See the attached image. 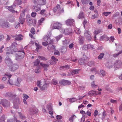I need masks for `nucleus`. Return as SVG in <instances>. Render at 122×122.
<instances>
[{"label": "nucleus", "mask_w": 122, "mask_h": 122, "mask_svg": "<svg viewBox=\"0 0 122 122\" xmlns=\"http://www.w3.org/2000/svg\"><path fill=\"white\" fill-rule=\"evenodd\" d=\"M40 63L39 60L37 59L33 62L34 66H38Z\"/></svg>", "instance_id": "nucleus-23"}, {"label": "nucleus", "mask_w": 122, "mask_h": 122, "mask_svg": "<svg viewBox=\"0 0 122 122\" xmlns=\"http://www.w3.org/2000/svg\"><path fill=\"white\" fill-rule=\"evenodd\" d=\"M51 103L48 104L46 106V108L48 110H53V109L51 106Z\"/></svg>", "instance_id": "nucleus-26"}, {"label": "nucleus", "mask_w": 122, "mask_h": 122, "mask_svg": "<svg viewBox=\"0 0 122 122\" xmlns=\"http://www.w3.org/2000/svg\"><path fill=\"white\" fill-rule=\"evenodd\" d=\"M30 32L31 33L33 34H34L35 33V30L34 28H31L30 30Z\"/></svg>", "instance_id": "nucleus-56"}, {"label": "nucleus", "mask_w": 122, "mask_h": 122, "mask_svg": "<svg viewBox=\"0 0 122 122\" xmlns=\"http://www.w3.org/2000/svg\"><path fill=\"white\" fill-rule=\"evenodd\" d=\"M51 59L52 60H50L49 61L50 64L51 65L55 64L56 63V61H58V59L54 56L52 57Z\"/></svg>", "instance_id": "nucleus-15"}, {"label": "nucleus", "mask_w": 122, "mask_h": 122, "mask_svg": "<svg viewBox=\"0 0 122 122\" xmlns=\"http://www.w3.org/2000/svg\"><path fill=\"white\" fill-rule=\"evenodd\" d=\"M70 30V29H65V32L64 33V34L66 35H69L71 33V32Z\"/></svg>", "instance_id": "nucleus-28"}, {"label": "nucleus", "mask_w": 122, "mask_h": 122, "mask_svg": "<svg viewBox=\"0 0 122 122\" xmlns=\"http://www.w3.org/2000/svg\"><path fill=\"white\" fill-rule=\"evenodd\" d=\"M111 13V12H105L103 13V15L105 16H107L110 14Z\"/></svg>", "instance_id": "nucleus-54"}, {"label": "nucleus", "mask_w": 122, "mask_h": 122, "mask_svg": "<svg viewBox=\"0 0 122 122\" xmlns=\"http://www.w3.org/2000/svg\"><path fill=\"white\" fill-rule=\"evenodd\" d=\"M52 82L54 85H56L58 84V81L56 79H53Z\"/></svg>", "instance_id": "nucleus-35"}, {"label": "nucleus", "mask_w": 122, "mask_h": 122, "mask_svg": "<svg viewBox=\"0 0 122 122\" xmlns=\"http://www.w3.org/2000/svg\"><path fill=\"white\" fill-rule=\"evenodd\" d=\"M61 8L60 5L57 4L55 7H54L53 9V11L55 12H57L59 15L61 14Z\"/></svg>", "instance_id": "nucleus-5"}, {"label": "nucleus", "mask_w": 122, "mask_h": 122, "mask_svg": "<svg viewBox=\"0 0 122 122\" xmlns=\"http://www.w3.org/2000/svg\"><path fill=\"white\" fill-rule=\"evenodd\" d=\"M25 52L24 51H18L15 55V59L19 61L23 58L24 57Z\"/></svg>", "instance_id": "nucleus-3"}, {"label": "nucleus", "mask_w": 122, "mask_h": 122, "mask_svg": "<svg viewBox=\"0 0 122 122\" xmlns=\"http://www.w3.org/2000/svg\"><path fill=\"white\" fill-rule=\"evenodd\" d=\"M94 63L93 61H90L88 62V65L89 66H91L94 64Z\"/></svg>", "instance_id": "nucleus-58"}, {"label": "nucleus", "mask_w": 122, "mask_h": 122, "mask_svg": "<svg viewBox=\"0 0 122 122\" xmlns=\"http://www.w3.org/2000/svg\"><path fill=\"white\" fill-rule=\"evenodd\" d=\"M34 3H36L37 4L41 6L42 5H45L46 3V0H37L36 1L35 0Z\"/></svg>", "instance_id": "nucleus-11"}, {"label": "nucleus", "mask_w": 122, "mask_h": 122, "mask_svg": "<svg viewBox=\"0 0 122 122\" xmlns=\"http://www.w3.org/2000/svg\"><path fill=\"white\" fill-rule=\"evenodd\" d=\"M39 59L41 60L46 61L47 60V59L45 58V57L42 56H39L38 57Z\"/></svg>", "instance_id": "nucleus-30"}, {"label": "nucleus", "mask_w": 122, "mask_h": 122, "mask_svg": "<svg viewBox=\"0 0 122 122\" xmlns=\"http://www.w3.org/2000/svg\"><path fill=\"white\" fill-rule=\"evenodd\" d=\"M22 3V1L21 0H16L14 2L15 5H20Z\"/></svg>", "instance_id": "nucleus-25"}, {"label": "nucleus", "mask_w": 122, "mask_h": 122, "mask_svg": "<svg viewBox=\"0 0 122 122\" xmlns=\"http://www.w3.org/2000/svg\"><path fill=\"white\" fill-rule=\"evenodd\" d=\"M80 70V69L73 70L71 71V74L72 75H74L75 74H77Z\"/></svg>", "instance_id": "nucleus-22"}, {"label": "nucleus", "mask_w": 122, "mask_h": 122, "mask_svg": "<svg viewBox=\"0 0 122 122\" xmlns=\"http://www.w3.org/2000/svg\"><path fill=\"white\" fill-rule=\"evenodd\" d=\"M104 54L103 53H101L100 55L98 57V58L99 59H102L103 56H104Z\"/></svg>", "instance_id": "nucleus-46"}, {"label": "nucleus", "mask_w": 122, "mask_h": 122, "mask_svg": "<svg viewBox=\"0 0 122 122\" xmlns=\"http://www.w3.org/2000/svg\"><path fill=\"white\" fill-rule=\"evenodd\" d=\"M98 17V15L97 14H95L92 15V19H94L95 18H97Z\"/></svg>", "instance_id": "nucleus-50"}, {"label": "nucleus", "mask_w": 122, "mask_h": 122, "mask_svg": "<svg viewBox=\"0 0 122 122\" xmlns=\"http://www.w3.org/2000/svg\"><path fill=\"white\" fill-rule=\"evenodd\" d=\"M61 68L65 70L69 69L70 68V67L68 65H66L65 66H62L61 67Z\"/></svg>", "instance_id": "nucleus-36"}, {"label": "nucleus", "mask_w": 122, "mask_h": 122, "mask_svg": "<svg viewBox=\"0 0 122 122\" xmlns=\"http://www.w3.org/2000/svg\"><path fill=\"white\" fill-rule=\"evenodd\" d=\"M45 20L44 18H42L41 19L39 20L38 21V23L39 25H40L42 23L43 21Z\"/></svg>", "instance_id": "nucleus-34"}, {"label": "nucleus", "mask_w": 122, "mask_h": 122, "mask_svg": "<svg viewBox=\"0 0 122 122\" xmlns=\"http://www.w3.org/2000/svg\"><path fill=\"white\" fill-rule=\"evenodd\" d=\"M84 36L89 41H91L92 38L90 34V32L87 30H86L84 33Z\"/></svg>", "instance_id": "nucleus-12"}, {"label": "nucleus", "mask_w": 122, "mask_h": 122, "mask_svg": "<svg viewBox=\"0 0 122 122\" xmlns=\"http://www.w3.org/2000/svg\"><path fill=\"white\" fill-rule=\"evenodd\" d=\"M5 61L7 65L9 66L13 64L12 61L9 57H6L5 59Z\"/></svg>", "instance_id": "nucleus-13"}, {"label": "nucleus", "mask_w": 122, "mask_h": 122, "mask_svg": "<svg viewBox=\"0 0 122 122\" xmlns=\"http://www.w3.org/2000/svg\"><path fill=\"white\" fill-rule=\"evenodd\" d=\"M66 24L67 25L71 26L74 25L75 21L74 20L69 19L66 21Z\"/></svg>", "instance_id": "nucleus-8"}, {"label": "nucleus", "mask_w": 122, "mask_h": 122, "mask_svg": "<svg viewBox=\"0 0 122 122\" xmlns=\"http://www.w3.org/2000/svg\"><path fill=\"white\" fill-rule=\"evenodd\" d=\"M59 29L61 33L64 34V33L65 32V29L61 28V27H60V28Z\"/></svg>", "instance_id": "nucleus-53"}, {"label": "nucleus", "mask_w": 122, "mask_h": 122, "mask_svg": "<svg viewBox=\"0 0 122 122\" xmlns=\"http://www.w3.org/2000/svg\"><path fill=\"white\" fill-rule=\"evenodd\" d=\"M62 35H60L56 37V39L57 41H58L62 37Z\"/></svg>", "instance_id": "nucleus-52"}, {"label": "nucleus", "mask_w": 122, "mask_h": 122, "mask_svg": "<svg viewBox=\"0 0 122 122\" xmlns=\"http://www.w3.org/2000/svg\"><path fill=\"white\" fill-rule=\"evenodd\" d=\"M37 85L41 90L43 91L47 88L48 84L44 82H42L41 81H37Z\"/></svg>", "instance_id": "nucleus-2"}, {"label": "nucleus", "mask_w": 122, "mask_h": 122, "mask_svg": "<svg viewBox=\"0 0 122 122\" xmlns=\"http://www.w3.org/2000/svg\"><path fill=\"white\" fill-rule=\"evenodd\" d=\"M35 72L37 73H39L40 72V68L39 66L37 67L35 70Z\"/></svg>", "instance_id": "nucleus-38"}, {"label": "nucleus", "mask_w": 122, "mask_h": 122, "mask_svg": "<svg viewBox=\"0 0 122 122\" xmlns=\"http://www.w3.org/2000/svg\"><path fill=\"white\" fill-rule=\"evenodd\" d=\"M98 112L97 110H95L94 112V116H96L98 114Z\"/></svg>", "instance_id": "nucleus-63"}, {"label": "nucleus", "mask_w": 122, "mask_h": 122, "mask_svg": "<svg viewBox=\"0 0 122 122\" xmlns=\"http://www.w3.org/2000/svg\"><path fill=\"white\" fill-rule=\"evenodd\" d=\"M17 43L14 42L13 43L10 47H8L7 49L9 50V51L7 52L6 54H12L13 52H15L18 51V50L17 48Z\"/></svg>", "instance_id": "nucleus-1"}, {"label": "nucleus", "mask_w": 122, "mask_h": 122, "mask_svg": "<svg viewBox=\"0 0 122 122\" xmlns=\"http://www.w3.org/2000/svg\"><path fill=\"white\" fill-rule=\"evenodd\" d=\"M2 105L4 107H7L10 106V102L7 100L5 99L1 100Z\"/></svg>", "instance_id": "nucleus-6"}, {"label": "nucleus", "mask_w": 122, "mask_h": 122, "mask_svg": "<svg viewBox=\"0 0 122 122\" xmlns=\"http://www.w3.org/2000/svg\"><path fill=\"white\" fill-rule=\"evenodd\" d=\"M102 119L105 118V116L106 115V113L105 111H104L102 113Z\"/></svg>", "instance_id": "nucleus-57"}, {"label": "nucleus", "mask_w": 122, "mask_h": 122, "mask_svg": "<svg viewBox=\"0 0 122 122\" xmlns=\"http://www.w3.org/2000/svg\"><path fill=\"white\" fill-rule=\"evenodd\" d=\"M7 84H9L11 85H12L13 84V81L11 79H9L8 81L7 82Z\"/></svg>", "instance_id": "nucleus-39"}, {"label": "nucleus", "mask_w": 122, "mask_h": 122, "mask_svg": "<svg viewBox=\"0 0 122 122\" xmlns=\"http://www.w3.org/2000/svg\"><path fill=\"white\" fill-rule=\"evenodd\" d=\"M23 97L24 99H27L29 97L26 94H23Z\"/></svg>", "instance_id": "nucleus-51"}, {"label": "nucleus", "mask_w": 122, "mask_h": 122, "mask_svg": "<svg viewBox=\"0 0 122 122\" xmlns=\"http://www.w3.org/2000/svg\"><path fill=\"white\" fill-rule=\"evenodd\" d=\"M61 26V24L60 23L56 22L54 23L53 28L54 29H59Z\"/></svg>", "instance_id": "nucleus-14"}, {"label": "nucleus", "mask_w": 122, "mask_h": 122, "mask_svg": "<svg viewBox=\"0 0 122 122\" xmlns=\"http://www.w3.org/2000/svg\"><path fill=\"white\" fill-rule=\"evenodd\" d=\"M96 92L94 90H92L90 91L88 93V95H93L94 94H96Z\"/></svg>", "instance_id": "nucleus-32"}, {"label": "nucleus", "mask_w": 122, "mask_h": 122, "mask_svg": "<svg viewBox=\"0 0 122 122\" xmlns=\"http://www.w3.org/2000/svg\"><path fill=\"white\" fill-rule=\"evenodd\" d=\"M78 18L79 19L82 18H84L83 12H80L78 16Z\"/></svg>", "instance_id": "nucleus-33"}, {"label": "nucleus", "mask_w": 122, "mask_h": 122, "mask_svg": "<svg viewBox=\"0 0 122 122\" xmlns=\"http://www.w3.org/2000/svg\"><path fill=\"white\" fill-rule=\"evenodd\" d=\"M15 120L14 119H8L7 120V122H15Z\"/></svg>", "instance_id": "nucleus-64"}, {"label": "nucleus", "mask_w": 122, "mask_h": 122, "mask_svg": "<svg viewBox=\"0 0 122 122\" xmlns=\"http://www.w3.org/2000/svg\"><path fill=\"white\" fill-rule=\"evenodd\" d=\"M26 19L27 22L30 24L32 22V20L30 17H27Z\"/></svg>", "instance_id": "nucleus-37"}, {"label": "nucleus", "mask_w": 122, "mask_h": 122, "mask_svg": "<svg viewBox=\"0 0 122 122\" xmlns=\"http://www.w3.org/2000/svg\"><path fill=\"white\" fill-rule=\"evenodd\" d=\"M0 26L3 28H8L10 25L8 22L4 21H0Z\"/></svg>", "instance_id": "nucleus-4"}, {"label": "nucleus", "mask_w": 122, "mask_h": 122, "mask_svg": "<svg viewBox=\"0 0 122 122\" xmlns=\"http://www.w3.org/2000/svg\"><path fill=\"white\" fill-rule=\"evenodd\" d=\"M54 54L55 55H60V52L58 50H55V52Z\"/></svg>", "instance_id": "nucleus-59"}, {"label": "nucleus", "mask_w": 122, "mask_h": 122, "mask_svg": "<svg viewBox=\"0 0 122 122\" xmlns=\"http://www.w3.org/2000/svg\"><path fill=\"white\" fill-rule=\"evenodd\" d=\"M75 117V118L76 117V116L75 115H72L69 118V121H70V122H73V121L74 120V118Z\"/></svg>", "instance_id": "nucleus-31"}, {"label": "nucleus", "mask_w": 122, "mask_h": 122, "mask_svg": "<svg viewBox=\"0 0 122 122\" xmlns=\"http://www.w3.org/2000/svg\"><path fill=\"white\" fill-rule=\"evenodd\" d=\"M56 118L57 119H61L62 118V117L61 115H58L56 117Z\"/></svg>", "instance_id": "nucleus-62"}, {"label": "nucleus", "mask_w": 122, "mask_h": 122, "mask_svg": "<svg viewBox=\"0 0 122 122\" xmlns=\"http://www.w3.org/2000/svg\"><path fill=\"white\" fill-rule=\"evenodd\" d=\"M15 6H16V5H15V6H14V5H12L10 6H8V9L9 11L12 12L13 13L16 12V11L14 10L15 9Z\"/></svg>", "instance_id": "nucleus-17"}, {"label": "nucleus", "mask_w": 122, "mask_h": 122, "mask_svg": "<svg viewBox=\"0 0 122 122\" xmlns=\"http://www.w3.org/2000/svg\"><path fill=\"white\" fill-rule=\"evenodd\" d=\"M10 70L12 71H14L17 70L18 68V66L16 64H12L10 66Z\"/></svg>", "instance_id": "nucleus-10"}, {"label": "nucleus", "mask_w": 122, "mask_h": 122, "mask_svg": "<svg viewBox=\"0 0 122 122\" xmlns=\"http://www.w3.org/2000/svg\"><path fill=\"white\" fill-rule=\"evenodd\" d=\"M91 86L92 87L95 88L97 86V85L95 84V81L92 82L91 83Z\"/></svg>", "instance_id": "nucleus-49"}, {"label": "nucleus", "mask_w": 122, "mask_h": 122, "mask_svg": "<svg viewBox=\"0 0 122 122\" xmlns=\"http://www.w3.org/2000/svg\"><path fill=\"white\" fill-rule=\"evenodd\" d=\"M122 53V51H120L118 53H117L114 54L113 55V56L114 57H116L117 56L119 55L121 53Z\"/></svg>", "instance_id": "nucleus-60"}, {"label": "nucleus", "mask_w": 122, "mask_h": 122, "mask_svg": "<svg viewBox=\"0 0 122 122\" xmlns=\"http://www.w3.org/2000/svg\"><path fill=\"white\" fill-rule=\"evenodd\" d=\"M41 6L37 4L36 6H33V11L35 12H37L41 10Z\"/></svg>", "instance_id": "nucleus-18"}, {"label": "nucleus", "mask_w": 122, "mask_h": 122, "mask_svg": "<svg viewBox=\"0 0 122 122\" xmlns=\"http://www.w3.org/2000/svg\"><path fill=\"white\" fill-rule=\"evenodd\" d=\"M107 73L103 70H100V74L102 76H105L106 75Z\"/></svg>", "instance_id": "nucleus-24"}, {"label": "nucleus", "mask_w": 122, "mask_h": 122, "mask_svg": "<svg viewBox=\"0 0 122 122\" xmlns=\"http://www.w3.org/2000/svg\"><path fill=\"white\" fill-rule=\"evenodd\" d=\"M78 40L80 44L82 45L84 43V38L83 37L80 36L78 37Z\"/></svg>", "instance_id": "nucleus-20"}, {"label": "nucleus", "mask_w": 122, "mask_h": 122, "mask_svg": "<svg viewBox=\"0 0 122 122\" xmlns=\"http://www.w3.org/2000/svg\"><path fill=\"white\" fill-rule=\"evenodd\" d=\"M19 116L21 119H24L25 118V116H23L21 113L20 112H18Z\"/></svg>", "instance_id": "nucleus-45"}, {"label": "nucleus", "mask_w": 122, "mask_h": 122, "mask_svg": "<svg viewBox=\"0 0 122 122\" xmlns=\"http://www.w3.org/2000/svg\"><path fill=\"white\" fill-rule=\"evenodd\" d=\"M82 49L84 50H86L88 49V45H85L82 47Z\"/></svg>", "instance_id": "nucleus-48"}, {"label": "nucleus", "mask_w": 122, "mask_h": 122, "mask_svg": "<svg viewBox=\"0 0 122 122\" xmlns=\"http://www.w3.org/2000/svg\"><path fill=\"white\" fill-rule=\"evenodd\" d=\"M70 43V42L68 40L65 39L64 41H63V44L66 46H67Z\"/></svg>", "instance_id": "nucleus-27"}, {"label": "nucleus", "mask_w": 122, "mask_h": 122, "mask_svg": "<svg viewBox=\"0 0 122 122\" xmlns=\"http://www.w3.org/2000/svg\"><path fill=\"white\" fill-rule=\"evenodd\" d=\"M35 44L36 46L37 49H38L41 47V46L37 43H35Z\"/></svg>", "instance_id": "nucleus-61"}, {"label": "nucleus", "mask_w": 122, "mask_h": 122, "mask_svg": "<svg viewBox=\"0 0 122 122\" xmlns=\"http://www.w3.org/2000/svg\"><path fill=\"white\" fill-rule=\"evenodd\" d=\"M23 39V36L21 34L17 35L15 38V41H21Z\"/></svg>", "instance_id": "nucleus-19"}, {"label": "nucleus", "mask_w": 122, "mask_h": 122, "mask_svg": "<svg viewBox=\"0 0 122 122\" xmlns=\"http://www.w3.org/2000/svg\"><path fill=\"white\" fill-rule=\"evenodd\" d=\"M110 42L111 43H112L114 41V37L113 36H112L110 37Z\"/></svg>", "instance_id": "nucleus-41"}, {"label": "nucleus", "mask_w": 122, "mask_h": 122, "mask_svg": "<svg viewBox=\"0 0 122 122\" xmlns=\"http://www.w3.org/2000/svg\"><path fill=\"white\" fill-rule=\"evenodd\" d=\"M88 0H81V2L83 4H86L88 3Z\"/></svg>", "instance_id": "nucleus-43"}, {"label": "nucleus", "mask_w": 122, "mask_h": 122, "mask_svg": "<svg viewBox=\"0 0 122 122\" xmlns=\"http://www.w3.org/2000/svg\"><path fill=\"white\" fill-rule=\"evenodd\" d=\"M59 83L61 85L65 86L70 85L71 84V82L69 81L63 80L59 81Z\"/></svg>", "instance_id": "nucleus-7"}, {"label": "nucleus", "mask_w": 122, "mask_h": 122, "mask_svg": "<svg viewBox=\"0 0 122 122\" xmlns=\"http://www.w3.org/2000/svg\"><path fill=\"white\" fill-rule=\"evenodd\" d=\"M53 43V42L51 44H48L47 49L49 50L54 49L55 48V46L52 45Z\"/></svg>", "instance_id": "nucleus-16"}, {"label": "nucleus", "mask_w": 122, "mask_h": 122, "mask_svg": "<svg viewBox=\"0 0 122 122\" xmlns=\"http://www.w3.org/2000/svg\"><path fill=\"white\" fill-rule=\"evenodd\" d=\"M77 100L75 98H70L69 100V101L71 102H73Z\"/></svg>", "instance_id": "nucleus-44"}, {"label": "nucleus", "mask_w": 122, "mask_h": 122, "mask_svg": "<svg viewBox=\"0 0 122 122\" xmlns=\"http://www.w3.org/2000/svg\"><path fill=\"white\" fill-rule=\"evenodd\" d=\"M19 19L20 20L19 21L20 22V23L23 24L24 22L25 19L21 16V15Z\"/></svg>", "instance_id": "nucleus-29"}, {"label": "nucleus", "mask_w": 122, "mask_h": 122, "mask_svg": "<svg viewBox=\"0 0 122 122\" xmlns=\"http://www.w3.org/2000/svg\"><path fill=\"white\" fill-rule=\"evenodd\" d=\"M6 95L10 97H13V95L11 92H8L6 93Z\"/></svg>", "instance_id": "nucleus-55"}, {"label": "nucleus", "mask_w": 122, "mask_h": 122, "mask_svg": "<svg viewBox=\"0 0 122 122\" xmlns=\"http://www.w3.org/2000/svg\"><path fill=\"white\" fill-rule=\"evenodd\" d=\"M40 65L44 68V70H45L46 71L47 70V68L49 66V64H43L41 62L40 63Z\"/></svg>", "instance_id": "nucleus-21"}, {"label": "nucleus", "mask_w": 122, "mask_h": 122, "mask_svg": "<svg viewBox=\"0 0 122 122\" xmlns=\"http://www.w3.org/2000/svg\"><path fill=\"white\" fill-rule=\"evenodd\" d=\"M115 64L117 66H120L121 65L122 63L120 61L118 60L115 63Z\"/></svg>", "instance_id": "nucleus-42"}, {"label": "nucleus", "mask_w": 122, "mask_h": 122, "mask_svg": "<svg viewBox=\"0 0 122 122\" xmlns=\"http://www.w3.org/2000/svg\"><path fill=\"white\" fill-rule=\"evenodd\" d=\"M5 76L8 77L9 79H10L12 76V75L10 73L6 72L5 73Z\"/></svg>", "instance_id": "nucleus-40"}, {"label": "nucleus", "mask_w": 122, "mask_h": 122, "mask_svg": "<svg viewBox=\"0 0 122 122\" xmlns=\"http://www.w3.org/2000/svg\"><path fill=\"white\" fill-rule=\"evenodd\" d=\"M43 40L47 43H49V44H51L53 42V40L51 39L49 36H45Z\"/></svg>", "instance_id": "nucleus-9"}, {"label": "nucleus", "mask_w": 122, "mask_h": 122, "mask_svg": "<svg viewBox=\"0 0 122 122\" xmlns=\"http://www.w3.org/2000/svg\"><path fill=\"white\" fill-rule=\"evenodd\" d=\"M88 49H91L92 50L94 49V46L93 45L91 44L88 45Z\"/></svg>", "instance_id": "nucleus-47"}]
</instances>
